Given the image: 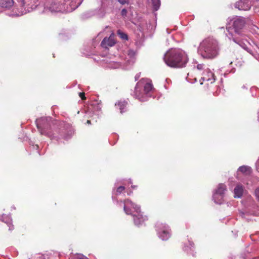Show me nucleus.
Returning <instances> with one entry per match:
<instances>
[{"mask_svg": "<svg viewBox=\"0 0 259 259\" xmlns=\"http://www.w3.org/2000/svg\"><path fill=\"white\" fill-rule=\"evenodd\" d=\"M163 60L165 64L172 68H182L186 66L188 58L186 53L180 49H171L165 54Z\"/></svg>", "mask_w": 259, "mask_h": 259, "instance_id": "obj_1", "label": "nucleus"}, {"mask_svg": "<svg viewBox=\"0 0 259 259\" xmlns=\"http://www.w3.org/2000/svg\"><path fill=\"white\" fill-rule=\"evenodd\" d=\"M198 53L205 59H211L216 57L219 54L218 41L212 38H207L200 42Z\"/></svg>", "mask_w": 259, "mask_h": 259, "instance_id": "obj_2", "label": "nucleus"}, {"mask_svg": "<svg viewBox=\"0 0 259 259\" xmlns=\"http://www.w3.org/2000/svg\"><path fill=\"white\" fill-rule=\"evenodd\" d=\"M123 209L126 214L133 215L135 224L137 226L142 224L147 220V217L141 213L140 207L129 199L124 201Z\"/></svg>", "mask_w": 259, "mask_h": 259, "instance_id": "obj_3", "label": "nucleus"}, {"mask_svg": "<svg viewBox=\"0 0 259 259\" xmlns=\"http://www.w3.org/2000/svg\"><path fill=\"white\" fill-rule=\"evenodd\" d=\"M51 119L50 117H42L40 119H37L35 121L36 126L41 134L46 135L51 139L58 140L60 138L58 135L60 134V132L58 131L53 132L49 131L51 126L50 122Z\"/></svg>", "mask_w": 259, "mask_h": 259, "instance_id": "obj_4", "label": "nucleus"}, {"mask_svg": "<svg viewBox=\"0 0 259 259\" xmlns=\"http://www.w3.org/2000/svg\"><path fill=\"white\" fill-rule=\"evenodd\" d=\"M152 89L153 86L150 81L142 79L137 83L133 96L140 101H144V94L148 95Z\"/></svg>", "mask_w": 259, "mask_h": 259, "instance_id": "obj_5", "label": "nucleus"}, {"mask_svg": "<svg viewBox=\"0 0 259 259\" xmlns=\"http://www.w3.org/2000/svg\"><path fill=\"white\" fill-rule=\"evenodd\" d=\"M21 7L24 8L25 12L21 10L18 15H22L35 9L39 4V0H18Z\"/></svg>", "mask_w": 259, "mask_h": 259, "instance_id": "obj_6", "label": "nucleus"}, {"mask_svg": "<svg viewBox=\"0 0 259 259\" xmlns=\"http://www.w3.org/2000/svg\"><path fill=\"white\" fill-rule=\"evenodd\" d=\"M156 230L159 238L162 240H166L170 236V229L166 225L162 223H157Z\"/></svg>", "mask_w": 259, "mask_h": 259, "instance_id": "obj_7", "label": "nucleus"}, {"mask_svg": "<svg viewBox=\"0 0 259 259\" xmlns=\"http://www.w3.org/2000/svg\"><path fill=\"white\" fill-rule=\"evenodd\" d=\"M226 191V186L223 184H220L213 194V199L217 204H222L224 201L225 192Z\"/></svg>", "mask_w": 259, "mask_h": 259, "instance_id": "obj_8", "label": "nucleus"}, {"mask_svg": "<svg viewBox=\"0 0 259 259\" xmlns=\"http://www.w3.org/2000/svg\"><path fill=\"white\" fill-rule=\"evenodd\" d=\"M245 24L244 18L241 17H237L233 19V28L235 33L239 34Z\"/></svg>", "mask_w": 259, "mask_h": 259, "instance_id": "obj_9", "label": "nucleus"}, {"mask_svg": "<svg viewBox=\"0 0 259 259\" xmlns=\"http://www.w3.org/2000/svg\"><path fill=\"white\" fill-rule=\"evenodd\" d=\"M235 7L239 10L248 11L251 8L249 0H239L235 4Z\"/></svg>", "mask_w": 259, "mask_h": 259, "instance_id": "obj_10", "label": "nucleus"}, {"mask_svg": "<svg viewBox=\"0 0 259 259\" xmlns=\"http://www.w3.org/2000/svg\"><path fill=\"white\" fill-rule=\"evenodd\" d=\"M115 42L114 34L112 33L108 38L105 37L103 39L101 42V46L103 48H107L109 47L113 46Z\"/></svg>", "mask_w": 259, "mask_h": 259, "instance_id": "obj_11", "label": "nucleus"}, {"mask_svg": "<svg viewBox=\"0 0 259 259\" xmlns=\"http://www.w3.org/2000/svg\"><path fill=\"white\" fill-rule=\"evenodd\" d=\"M201 79L203 81H207L210 83L214 82L215 79L214 74L209 69L205 70L202 74Z\"/></svg>", "mask_w": 259, "mask_h": 259, "instance_id": "obj_12", "label": "nucleus"}, {"mask_svg": "<svg viewBox=\"0 0 259 259\" xmlns=\"http://www.w3.org/2000/svg\"><path fill=\"white\" fill-rule=\"evenodd\" d=\"M49 10L52 12H67L64 6L63 5H60L57 2H54L51 4L49 7Z\"/></svg>", "mask_w": 259, "mask_h": 259, "instance_id": "obj_13", "label": "nucleus"}, {"mask_svg": "<svg viewBox=\"0 0 259 259\" xmlns=\"http://www.w3.org/2000/svg\"><path fill=\"white\" fill-rule=\"evenodd\" d=\"M14 4V0H1L0 6L6 9H11Z\"/></svg>", "mask_w": 259, "mask_h": 259, "instance_id": "obj_14", "label": "nucleus"}, {"mask_svg": "<svg viewBox=\"0 0 259 259\" xmlns=\"http://www.w3.org/2000/svg\"><path fill=\"white\" fill-rule=\"evenodd\" d=\"M234 40L243 49L247 51L248 53L252 54L251 50L249 47L250 46V44L247 40H245V42L242 40H239L237 42L235 39Z\"/></svg>", "mask_w": 259, "mask_h": 259, "instance_id": "obj_15", "label": "nucleus"}, {"mask_svg": "<svg viewBox=\"0 0 259 259\" xmlns=\"http://www.w3.org/2000/svg\"><path fill=\"white\" fill-rule=\"evenodd\" d=\"M243 192V186L240 184H238L235 187L234 190V197L235 198H240Z\"/></svg>", "mask_w": 259, "mask_h": 259, "instance_id": "obj_16", "label": "nucleus"}, {"mask_svg": "<svg viewBox=\"0 0 259 259\" xmlns=\"http://www.w3.org/2000/svg\"><path fill=\"white\" fill-rule=\"evenodd\" d=\"M238 171H240L245 175H249L251 172V169L248 166H241L238 168Z\"/></svg>", "mask_w": 259, "mask_h": 259, "instance_id": "obj_17", "label": "nucleus"}, {"mask_svg": "<svg viewBox=\"0 0 259 259\" xmlns=\"http://www.w3.org/2000/svg\"><path fill=\"white\" fill-rule=\"evenodd\" d=\"M152 5L153 6V9L155 11H157L160 6V0H152Z\"/></svg>", "mask_w": 259, "mask_h": 259, "instance_id": "obj_18", "label": "nucleus"}, {"mask_svg": "<svg viewBox=\"0 0 259 259\" xmlns=\"http://www.w3.org/2000/svg\"><path fill=\"white\" fill-rule=\"evenodd\" d=\"M127 104V102L125 101H120L118 103V106L119 107V109L121 113L124 111L123 110L124 108L126 106Z\"/></svg>", "mask_w": 259, "mask_h": 259, "instance_id": "obj_19", "label": "nucleus"}, {"mask_svg": "<svg viewBox=\"0 0 259 259\" xmlns=\"http://www.w3.org/2000/svg\"><path fill=\"white\" fill-rule=\"evenodd\" d=\"M117 34L118 36L123 40H127L128 37L126 34L121 31L120 30H118L117 31Z\"/></svg>", "mask_w": 259, "mask_h": 259, "instance_id": "obj_20", "label": "nucleus"}, {"mask_svg": "<svg viewBox=\"0 0 259 259\" xmlns=\"http://www.w3.org/2000/svg\"><path fill=\"white\" fill-rule=\"evenodd\" d=\"M34 259H46V258L44 254H37L35 255Z\"/></svg>", "mask_w": 259, "mask_h": 259, "instance_id": "obj_21", "label": "nucleus"}, {"mask_svg": "<svg viewBox=\"0 0 259 259\" xmlns=\"http://www.w3.org/2000/svg\"><path fill=\"white\" fill-rule=\"evenodd\" d=\"M254 194L256 199L259 201V187L255 190Z\"/></svg>", "mask_w": 259, "mask_h": 259, "instance_id": "obj_22", "label": "nucleus"}, {"mask_svg": "<svg viewBox=\"0 0 259 259\" xmlns=\"http://www.w3.org/2000/svg\"><path fill=\"white\" fill-rule=\"evenodd\" d=\"M125 189V187L124 186H120L117 189V193L120 194Z\"/></svg>", "mask_w": 259, "mask_h": 259, "instance_id": "obj_23", "label": "nucleus"}, {"mask_svg": "<svg viewBox=\"0 0 259 259\" xmlns=\"http://www.w3.org/2000/svg\"><path fill=\"white\" fill-rule=\"evenodd\" d=\"M76 259H89L86 256L83 255L82 254H78L76 256Z\"/></svg>", "mask_w": 259, "mask_h": 259, "instance_id": "obj_24", "label": "nucleus"}, {"mask_svg": "<svg viewBox=\"0 0 259 259\" xmlns=\"http://www.w3.org/2000/svg\"><path fill=\"white\" fill-rule=\"evenodd\" d=\"M118 1L122 5H124L128 3V0H118Z\"/></svg>", "mask_w": 259, "mask_h": 259, "instance_id": "obj_25", "label": "nucleus"}, {"mask_svg": "<svg viewBox=\"0 0 259 259\" xmlns=\"http://www.w3.org/2000/svg\"><path fill=\"white\" fill-rule=\"evenodd\" d=\"M203 64H198L197 65V68L198 69V70H202L203 69Z\"/></svg>", "mask_w": 259, "mask_h": 259, "instance_id": "obj_26", "label": "nucleus"}, {"mask_svg": "<svg viewBox=\"0 0 259 259\" xmlns=\"http://www.w3.org/2000/svg\"><path fill=\"white\" fill-rule=\"evenodd\" d=\"M79 97L81 98L82 100H84L85 99L84 93H80L79 94Z\"/></svg>", "mask_w": 259, "mask_h": 259, "instance_id": "obj_27", "label": "nucleus"}, {"mask_svg": "<svg viewBox=\"0 0 259 259\" xmlns=\"http://www.w3.org/2000/svg\"><path fill=\"white\" fill-rule=\"evenodd\" d=\"M126 13H127V11L126 9H123L122 10L121 14L122 16H125L126 15Z\"/></svg>", "mask_w": 259, "mask_h": 259, "instance_id": "obj_28", "label": "nucleus"}, {"mask_svg": "<svg viewBox=\"0 0 259 259\" xmlns=\"http://www.w3.org/2000/svg\"><path fill=\"white\" fill-rule=\"evenodd\" d=\"M8 227L9 228L10 230H12L14 228L13 226L11 225V224H9Z\"/></svg>", "mask_w": 259, "mask_h": 259, "instance_id": "obj_29", "label": "nucleus"}, {"mask_svg": "<svg viewBox=\"0 0 259 259\" xmlns=\"http://www.w3.org/2000/svg\"><path fill=\"white\" fill-rule=\"evenodd\" d=\"M140 76V75L139 74H136L135 76V80H137L139 78Z\"/></svg>", "mask_w": 259, "mask_h": 259, "instance_id": "obj_30", "label": "nucleus"}, {"mask_svg": "<svg viewBox=\"0 0 259 259\" xmlns=\"http://www.w3.org/2000/svg\"><path fill=\"white\" fill-rule=\"evenodd\" d=\"M87 123H88V124H91V120H87Z\"/></svg>", "mask_w": 259, "mask_h": 259, "instance_id": "obj_31", "label": "nucleus"}, {"mask_svg": "<svg viewBox=\"0 0 259 259\" xmlns=\"http://www.w3.org/2000/svg\"><path fill=\"white\" fill-rule=\"evenodd\" d=\"M63 138H64L65 139H67L68 138V137L66 136H64V137H63Z\"/></svg>", "mask_w": 259, "mask_h": 259, "instance_id": "obj_32", "label": "nucleus"}, {"mask_svg": "<svg viewBox=\"0 0 259 259\" xmlns=\"http://www.w3.org/2000/svg\"><path fill=\"white\" fill-rule=\"evenodd\" d=\"M119 66V64H117V65H116V66H115V68H117V67H118Z\"/></svg>", "mask_w": 259, "mask_h": 259, "instance_id": "obj_33", "label": "nucleus"}]
</instances>
